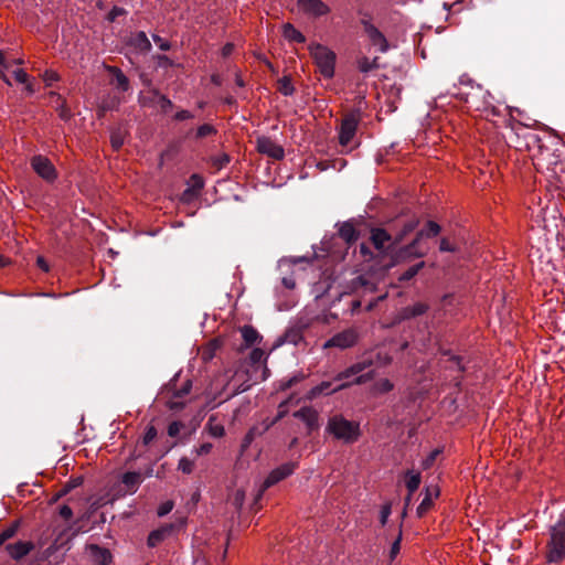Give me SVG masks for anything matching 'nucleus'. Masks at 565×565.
<instances>
[{"label":"nucleus","mask_w":565,"mask_h":565,"mask_svg":"<svg viewBox=\"0 0 565 565\" xmlns=\"http://www.w3.org/2000/svg\"><path fill=\"white\" fill-rule=\"evenodd\" d=\"M420 481H422V477H420L419 472H415L413 470L406 472L405 483H406V488L408 490L407 500H409L411 497L413 495V493L415 491H417V489L419 488Z\"/></svg>","instance_id":"21"},{"label":"nucleus","mask_w":565,"mask_h":565,"mask_svg":"<svg viewBox=\"0 0 565 565\" xmlns=\"http://www.w3.org/2000/svg\"><path fill=\"white\" fill-rule=\"evenodd\" d=\"M13 76L18 83H28L29 75L22 68L13 71Z\"/></svg>","instance_id":"57"},{"label":"nucleus","mask_w":565,"mask_h":565,"mask_svg":"<svg viewBox=\"0 0 565 565\" xmlns=\"http://www.w3.org/2000/svg\"><path fill=\"white\" fill-rule=\"evenodd\" d=\"M193 118V115L189 110H181L175 114L177 120H186Z\"/></svg>","instance_id":"63"},{"label":"nucleus","mask_w":565,"mask_h":565,"mask_svg":"<svg viewBox=\"0 0 565 565\" xmlns=\"http://www.w3.org/2000/svg\"><path fill=\"white\" fill-rule=\"evenodd\" d=\"M370 364H366L364 362H359L350 366L349 369L344 370L343 372L339 373L335 377L337 381H342L350 379L351 376L358 375L361 372H363Z\"/></svg>","instance_id":"22"},{"label":"nucleus","mask_w":565,"mask_h":565,"mask_svg":"<svg viewBox=\"0 0 565 565\" xmlns=\"http://www.w3.org/2000/svg\"><path fill=\"white\" fill-rule=\"evenodd\" d=\"M205 429L209 434L215 438H221L225 434L224 426L216 420L214 416H211L206 423Z\"/></svg>","instance_id":"24"},{"label":"nucleus","mask_w":565,"mask_h":565,"mask_svg":"<svg viewBox=\"0 0 565 565\" xmlns=\"http://www.w3.org/2000/svg\"><path fill=\"white\" fill-rule=\"evenodd\" d=\"M371 242L377 250H384L386 245L392 241L391 235L383 228H373L371 231Z\"/></svg>","instance_id":"16"},{"label":"nucleus","mask_w":565,"mask_h":565,"mask_svg":"<svg viewBox=\"0 0 565 565\" xmlns=\"http://www.w3.org/2000/svg\"><path fill=\"white\" fill-rule=\"evenodd\" d=\"M308 49L319 73L324 78H332L335 71V53L329 47L319 43L310 44Z\"/></svg>","instance_id":"3"},{"label":"nucleus","mask_w":565,"mask_h":565,"mask_svg":"<svg viewBox=\"0 0 565 565\" xmlns=\"http://www.w3.org/2000/svg\"><path fill=\"white\" fill-rule=\"evenodd\" d=\"M52 96L56 97L57 102L60 103V108H58V116L64 119V120H67L70 117H71V113L70 110L65 107L64 105V100L62 99V97L55 93H51Z\"/></svg>","instance_id":"45"},{"label":"nucleus","mask_w":565,"mask_h":565,"mask_svg":"<svg viewBox=\"0 0 565 565\" xmlns=\"http://www.w3.org/2000/svg\"><path fill=\"white\" fill-rule=\"evenodd\" d=\"M194 467H195V463L193 460L186 458V457H182L180 460H179V463H178V469L180 471H182L184 475H190L193 472L194 470Z\"/></svg>","instance_id":"37"},{"label":"nucleus","mask_w":565,"mask_h":565,"mask_svg":"<svg viewBox=\"0 0 565 565\" xmlns=\"http://www.w3.org/2000/svg\"><path fill=\"white\" fill-rule=\"evenodd\" d=\"M13 63L14 64H22L23 61L20 60V58L19 60L8 61L6 58V56H4V53L2 51H0V78H2L8 85H11V82L6 76V71L9 70Z\"/></svg>","instance_id":"27"},{"label":"nucleus","mask_w":565,"mask_h":565,"mask_svg":"<svg viewBox=\"0 0 565 565\" xmlns=\"http://www.w3.org/2000/svg\"><path fill=\"white\" fill-rule=\"evenodd\" d=\"M245 500V491L237 489L232 495H231V502L236 509H241L244 504Z\"/></svg>","instance_id":"43"},{"label":"nucleus","mask_w":565,"mask_h":565,"mask_svg":"<svg viewBox=\"0 0 565 565\" xmlns=\"http://www.w3.org/2000/svg\"><path fill=\"white\" fill-rule=\"evenodd\" d=\"M369 379H370V376H369V375H360V376H358L354 381L349 382V383L341 384V385H339L337 388H334V390H332V391L334 392V391H338V390L344 388L345 386H348V385H350V384H353V383H355V384H361V383L366 382Z\"/></svg>","instance_id":"58"},{"label":"nucleus","mask_w":565,"mask_h":565,"mask_svg":"<svg viewBox=\"0 0 565 565\" xmlns=\"http://www.w3.org/2000/svg\"><path fill=\"white\" fill-rule=\"evenodd\" d=\"M157 437V429L153 426H148L142 437V444L148 446Z\"/></svg>","instance_id":"46"},{"label":"nucleus","mask_w":565,"mask_h":565,"mask_svg":"<svg viewBox=\"0 0 565 565\" xmlns=\"http://www.w3.org/2000/svg\"><path fill=\"white\" fill-rule=\"evenodd\" d=\"M431 505H433L431 493H430V490L427 489L426 497L422 500V502L417 507V514L419 516H423L430 509Z\"/></svg>","instance_id":"36"},{"label":"nucleus","mask_w":565,"mask_h":565,"mask_svg":"<svg viewBox=\"0 0 565 565\" xmlns=\"http://www.w3.org/2000/svg\"><path fill=\"white\" fill-rule=\"evenodd\" d=\"M111 146L115 150H118L124 145V137L120 132H113L110 137Z\"/></svg>","instance_id":"51"},{"label":"nucleus","mask_w":565,"mask_h":565,"mask_svg":"<svg viewBox=\"0 0 565 565\" xmlns=\"http://www.w3.org/2000/svg\"><path fill=\"white\" fill-rule=\"evenodd\" d=\"M151 103L159 106L162 111L167 113L172 107L171 100L164 95H161L156 90L151 92Z\"/></svg>","instance_id":"30"},{"label":"nucleus","mask_w":565,"mask_h":565,"mask_svg":"<svg viewBox=\"0 0 565 565\" xmlns=\"http://www.w3.org/2000/svg\"><path fill=\"white\" fill-rule=\"evenodd\" d=\"M264 358H265V352L259 348L254 349L249 354V360L253 364H257V363L262 362L264 360Z\"/></svg>","instance_id":"49"},{"label":"nucleus","mask_w":565,"mask_h":565,"mask_svg":"<svg viewBox=\"0 0 565 565\" xmlns=\"http://www.w3.org/2000/svg\"><path fill=\"white\" fill-rule=\"evenodd\" d=\"M181 428H182V424L180 422H172L168 426V435L170 437H177L180 434Z\"/></svg>","instance_id":"53"},{"label":"nucleus","mask_w":565,"mask_h":565,"mask_svg":"<svg viewBox=\"0 0 565 565\" xmlns=\"http://www.w3.org/2000/svg\"><path fill=\"white\" fill-rule=\"evenodd\" d=\"M256 148L258 152L266 154L273 159L280 160L285 156L284 148L275 142L271 138L262 136L256 140Z\"/></svg>","instance_id":"8"},{"label":"nucleus","mask_w":565,"mask_h":565,"mask_svg":"<svg viewBox=\"0 0 565 565\" xmlns=\"http://www.w3.org/2000/svg\"><path fill=\"white\" fill-rule=\"evenodd\" d=\"M107 70L114 75V79L111 81V84L116 85L118 89L121 92H126L129 88V81L127 76L115 66H108Z\"/></svg>","instance_id":"20"},{"label":"nucleus","mask_w":565,"mask_h":565,"mask_svg":"<svg viewBox=\"0 0 565 565\" xmlns=\"http://www.w3.org/2000/svg\"><path fill=\"white\" fill-rule=\"evenodd\" d=\"M425 263L424 262H419L413 266H411L406 271H404L401 277H399V280H409L412 279L418 271L419 269H422L424 267Z\"/></svg>","instance_id":"38"},{"label":"nucleus","mask_w":565,"mask_h":565,"mask_svg":"<svg viewBox=\"0 0 565 565\" xmlns=\"http://www.w3.org/2000/svg\"><path fill=\"white\" fill-rule=\"evenodd\" d=\"M215 134H216L215 127L210 124H203L196 130L198 138H204V137L212 136Z\"/></svg>","instance_id":"42"},{"label":"nucleus","mask_w":565,"mask_h":565,"mask_svg":"<svg viewBox=\"0 0 565 565\" xmlns=\"http://www.w3.org/2000/svg\"><path fill=\"white\" fill-rule=\"evenodd\" d=\"M60 515L65 519V520H68L72 518L73 515V511L72 509L68 507V505H62L60 508Z\"/></svg>","instance_id":"62"},{"label":"nucleus","mask_w":565,"mask_h":565,"mask_svg":"<svg viewBox=\"0 0 565 565\" xmlns=\"http://www.w3.org/2000/svg\"><path fill=\"white\" fill-rule=\"evenodd\" d=\"M19 524L13 523L0 533V546L3 545L8 540L12 539L18 532Z\"/></svg>","instance_id":"35"},{"label":"nucleus","mask_w":565,"mask_h":565,"mask_svg":"<svg viewBox=\"0 0 565 565\" xmlns=\"http://www.w3.org/2000/svg\"><path fill=\"white\" fill-rule=\"evenodd\" d=\"M225 375L228 379L226 387L231 388L228 395H235L237 393L245 392L249 387V385L246 384L248 379L246 377L245 371H242L241 369L237 367L234 371H226Z\"/></svg>","instance_id":"9"},{"label":"nucleus","mask_w":565,"mask_h":565,"mask_svg":"<svg viewBox=\"0 0 565 565\" xmlns=\"http://www.w3.org/2000/svg\"><path fill=\"white\" fill-rule=\"evenodd\" d=\"M339 235L347 243H352L358 239V232L351 223H344L339 228Z\"/></svg>","instance_id":"26"},{"label":"nucleus","mask_w":565,"mask_h":565,"mask_svg":"<svg viewBox=\"0 0 565 565\" xmlns=\"http://www.w3.org/2000/svg\"><path fill=\"white\" fill-rule=\"evenodd\" d=\"M393 387H394V385L392 384V382L390 380L381 379L374 384L373 391L377 394H383V393H387V392L392 391Z\"/></svg>","instance_id":"34"},{"label":"nucleus","mask_w":565,"mask_h":565,"mask_svg":"<svg viewBox=\"0 0 565 565\" xmlns=\"http://www.w3.org/2000/svg\"><path fill=\"white\" fill-rule=\"evenodd\" d=\"M360 119L359 113H350L343 117L339 131V141L342 146H347L351 142L355 136Z\"/></svg>","instance_id":"5"},{"label":"nucleus","mask_w":565,"mask_h":565,"mask_svg":"<svg viewBox=\"0 0 565 565\" xmlns=\"http://www.w3.org/2000/svg\"><path fill=\"white\" fill-rule=\"evenodd\" d=\"M296 468V462H286L277 467L276 469L271 470L267 478L265 479V481L263 482L257 499L262 498V495L268 488L273 487L274 484L292 475Z\"/></svg>","instance_id":"4"},{"label":"nucleus","mask_w":565,"mask_h":565,"mask_svg":"<svg viewBox=\"0 0 565 565\" xmlns=\"http://www.w3.org/2000/svg\"><path fill=\"white\" fill-rule=\"evenodd\" d=\"M42 77L45 84L49 86L58 81V74L54 71H45Z\"/></svg>","instance_id":"52"},{"label":"nucleus","mask_w":565,"mask_h":565,"mask_svg":"<svg viewBox=\"0 0 565 565\" xmlns=\"http://www.w3.org/2000/svg\"><path fill=\"white\" fill-rule=\"evenodd\" d=\"M376 60H370L367 57H361L359 61H358V66H359V70L363 73H367L370 71H372L373 68H375L376 64H375Z\"/></svg>","instance_id":"41"},{"label":"nucleus","mask_w":565,"mask_h":565,"mask_svg":"<svg viewBox=\"0 0 565 565\" xmlns=\"http://www.w3.org/2000/svg\"><path fill=\"white\" fill-rule=\"evenodd\" d=\"M87 550L92 559L98 565H107L111 561V554L107 548L89 545Z\"/></svg>","instance_id":"17"},{"label":"nucleus","mask_w":565,"mask_h":565,"mask_svg":"<svg viewBox=\"0 0 565 565\" xmlns=\"http://www.w3.org/2000/svg\"><path fill=\"white\" fill-rule=\"evenodd\" d=\"M173 509V502L172 501H166L163 502L159 509H158V515L159 516H163L168 513L171 512V510Z\"/></svg>","instance_id":"55"},{"label":"nucleus","mask_w":565,"mask_h":565,"mask_svg":"<svg viewBox=\"0 0 565 565\" xmlns=\"http://www.w3.org/2000/svg\"><path fill=\"white\" fill-rule=\"evenodd\" d=\"M330 386H331V383L322 382L321 384H319L310 390L309 397L310 398L317 397L318 395L329 391Z\"/></svg>","instance_id":"44"},{"label":"nucleus","mask_w":565,"mask_h":565,"mask_svg":"<svg viewBox=\"0 0 565 565\" xmlns=\"http://www.w3.org/2000/svg\"><path fill=\"white\" fill-rule=\"evenodd\" d=\"M131 44L141 52H148L151 49V43L145 32H138L131 39Z\"/></svg>","instance_id":"25"},{"label":"nucleus","mask_w":565,"mask_h":565,"mask_svg":"<svg viewBox=\"0 0 565 565\" xmlns=\"http://www.w3.org/2000/svg\"><path fill=\"white\" fill-rule=\"evenodd\" d=\"M153 41L162 51H168L170 49V43L158 35H153Z\"/></svg>","instance_id":"59"},{"label":"nucleus","mask_w":565,"mask_h":565,"mask_svg":"<svg viewBox=\"0 0 565 565\" xmlns=\"http://www.w3.org/2000/svg\"><path fill=\"white\" fill-rule=\"evenodd\" d=\"M33 548L32 542L29 541H19L13 544H7L6 551L8 554L14 558L20 559L23 556L28 555Z\"/></svg>","instance_id":"15"},{"label":"nucleus","mask_w":565,"mask_h":565,"mask_svg":"<svg viewBox=\"0 0 565 565\" xmlns=\"http://www.w3.org/2000/svg\"><path fill=\"white\" fill-rule=\"evenodd\" d=\"M363 24L371 43L377 46L381 52H386L388 50V43L384 34L370 22H363Z\"/></svg>","instance_id":"12"},{"label":"nucleus","mask_w":565,"mask_h":565,"mask_svg":"<svg viewBox=\"0 0 565 565\" xmlns=\"http://www.w3.org/2000/svg\"><path fill=\"white\" fill-rule=\"evenodd\" d=\"M439 454H440V450H439V449H435V450H433V451H431V452H430V454H429V455H428V456L423 460V462H422L423 468H424V469H429V468L434 465V462H435L436 458L439 456Z\"/></svg>","instance_id":"47"},{"label":"nucleus","mask_w":565,"mask_h":565,"mask_svg":"<svg viewBox=\"0 0 565 565\" xmlns=\"http://www.w3.org/2000/svg\"><path fill=\"white\" fill-rule=\"evenodd\" d=\"M294 416L305 422L310 430L318 425V413L311 407H302Z\"/></svg>","instance_id":"18"},{"label":"nucleus","mask_w":565,"mask_h":565,"mask_svg":"<svg viewBox=\"0 0 565 565\" xmlns=\"http://www.w3.org/2000/svg\"><path fill=\"white\" fill-rule=\"evenodd\" d=\"M391 512H392V510H391L390 503H385L384 505H382L381 512H380V522L383 526L387 523Z\"/></svg>","instance_id":"48"},{"label":"nucleus","mask_w":565,"mask_h":565,"mask_svg":"<svg viewBox=\"0 0 565 565\" xmlns=\"http://www.w3.org/2000/svg\"><path fill=\"white\" fill-rule=\"evenodd\" d=\"M221 343L217 339L210 341L205 347L201 350V356L204 361H210L215 355V352L220 349Z\"/></svg>","instance_id":"29"},{"label":"nucleus","mask_w":565,"mask_h":565,"mask_svg":"<svg viewBox=\"0 0 565 565\" xmlns=\"http://www.w3.org/2000/svg\"><path fill=\"white\" fill-rule=\"evenodd\" d=\"M401 540H402V533L399 532L397 539L394 541V543L391 546V558H395L396 555L399 553L401 550Z\"/></svg>","instance_id":"56"},{"label":"nucleus","mask_w":565,"mask_h":565,"mask_svg":"<svg viewBox=\"0 0 565 565\" xmlns=\"http://www.w3.org/2000/svg\"><path fill=\"white\" fill-rule=\"evenodd\" d=\"M300 8L316 17L324 15L329 12V8L321 0H298Z\"/></svg>","instance_id":"13"},{"label":"nucleus","mask_w":565,"mask_h":565,"mask_svg":"<svg viewBox=\"0 0 565 565\" xmlns=\"http://www.w3.org/2000/svg\"><path fill=\"white\" fill-rule=\"evenodd\" d=\"M428 310V306L424 302H417L413 306L406 307L404 309L405 318H414L425 313Z\"/></svg>","instance_id":"31"},{"label":"nucleus","mask_w":565,"mask_h":565,"mask_svg":"<svg viewBox=\"0 0 565 565\" xmlns=\"http://www.w3.org/2000/svg\"><path fill=\"white\" fill-rule=\"evenodd\" d=\"M167 532L164 529L152 531L148 536V545L151 547L157 546L164 539Z\"/></svg>","instance_id":"33"},{"label":"nucleus","mask_w":565,"mask_h":565,"mask_svg":"<svg viewBox=\"0 0 565 565\" xmlns=\"http://www.w3.org/2000/svg\"><path fill=\"white\" fill-rule=\"evenodd\" d=\"M242 338L247 347L253 345L259 338V334L252 326H244L241 329Z\"/></svg>","instance_id":"28"},{"label":"nucleus","mask_w":565,"mask_h":565,"mask_svg":"<svg viewBox=\"0 0 565 565\" xmlns=\"http://www.w3.org/2000/svg\"><path fill=\"white\" fill-rule=\"evenodd\" d=\"M545 558L547 563H559L565 559V515L550 529Z\"/></svg>","instance_id":"1"},{"label":"nucleus","mask_w":565,"mask_h":565,"mask_svg":"<svg viewBox=\"0 0 565 565\" xmlns=\"http://www.w3.org/2000/svg\"><path fill=\"white\" fill-rule=\"evenodd\" d=\"M282 33L284 36L289 41L297 43H303L306 41L305 35L290 23L284 25Z\"/></svg>","instance_id":"23"},{"label":"nucleus","mask_w":565,"mask_h":565,"mask_svg":"<svg viewBox=\"0 0 565 565\" xmlns=\"http://www.w3.org/2000/svg\"><path fill=\"white\" fill-rule=\"evenodd\" d=\"M36 265L44 273H47L50 270V265L43 256H39L36 258Z\"/></svg>","instance_id":"61"},{"label":"nucleus","mask_w":565,"mask_h":565,"mask_svg":"<svg viewBox=\"0 0 565 565\" xmlns=\"http://www.w3.org/2000/svg\"><path fill=\"white\" fill-rule=\"evenodd\" d=\"M120 103V99L116 96L111 97L110 99H103L99 104V110L100 113H105L107 110L114 109L117 107Z\"/></svg>","instance_id":"40"},{"label":"nucleus","mask_w":565,"mask_h":565,"mask_svg":"<svg viewBox=\"0 0 565 565\" xmlns=\"http://www.w3.org/2000/svg\"><path fill=\"white\" fill-rule=\"evenodd\" d=\"M358 335L354 330H344L334 334L331 339H329L323 348H339V349H348L353 347L356 343Z\"/></svg>","instance_id":"11"},{"label":"nucleus","mask_w":565,"mask_h":565,"mask_svg":"<svg viewBox=\"0 0 565 565\" xmlns=\"http://www.w3.org/2000/svg\"><path fill=\"white\" fill-rule=\"evenodd\" d=\"M327 431L345 444L355 443L361 435L359 423L348 420L341 415H335L329 419Z\"/></svg>","instance_id":"2"},{"label":"nucleus","mask_w":565,"mask_h":565,"mask_svg":"<svg viewBox=\"0 0 565 565\" xmlns=\"http://www.w3.org/2000/svg\"><path fill=\"white\" fill-rule=\"evenodd\" d=\"M462 95H465V102L476 110L484 109L489 104L488 98L491 97L490 93L480 85H470V92Z\"/></svg>","instance_id":"7"},{"label":"nucleus","mask_w":565,"mask_h":565,"mask_svg":"<svg viewBox=\"0 0 565 565\" xmlns=\"http://www.w3.org/2000/svg\"><path fill=\"white\" fill-rule=\"evenodd\" d=\"M33 170L44 180L52 182L56 179V170L53 163L43 156H35L31 160Z\"/></svg>","instance_id":"10"},{"label":"nucleus","mask_w":565,"mask_h":565,"mask_svg":"<svg viewBox=\"0 0 565 565\" xmlns=\"http://www.w3.org/2000/svg\"><path fill=\"white\" fill-rule=\"evenodd\" d=\"M440 233V226L434 222L429 221L427 223L426 230H423L417 233L416 238L413 241V243L407 246V253L411 255H414L416 257H423L426 254L427 248L420 247V241L424 236L426 237H434L437 236Z\"/></svg>","instance_id":"6"},{"label":"nucleus","mask_w":565,"mask_h":565,"mask_svg":"<svg viewBox=\"0 0 565 565\" xmlns=\"http://www.w3.org/2000/svg\"><path fill=\"white\" fill-rule=\"evenodd\" d=\"M79 483L77 481H74V483H67L64 486V488L57 493V498H61L65 495L72 488L77 487Z\"/></svg>","instance_id":"64"},{"label":"nucleus","mask_w":565,"mask_h":565,"mask_svg":"<svg viewBox=\"0 0 565 565\" xmlns=\"http://www.w3.org/2000/svg\"><path fill=\"white\" fill-rule=\"evenodd\" d=\"M213 449V445L211 443H204L202 445H200L199 447H196L193 452L199 457V456H204V455H207L212 451Z\"/></svg>","instance_id":"50"},{"label":"nucleus","mask_w":565,"mask_h":565,"mask_svg":"<svg viewBox=\"0 0 565 565\" xmlns=\"http://www.w3.org/2000/svg\"><path fill=\"white\" fill-rule=\"evenodd\" d=\"M211 161L212 167L218 171L230 163V157L226 153H222L220 156L213 157Z\"/></svg>","instance_id":"39"},{"label":"nucleus","mask_w":565,"mask_h":565,"mask_svg":"<svg viewBox=\"0 0 565 565\" xmlns=\"http://www.w3.org/2000/svg\"><path fill=\"white\" fill-rule=\"evenodd\" d=\"M278 87L277 89L285 96L292 95L295 88L291 83V79L288 76H284L280 79H278Z\"/></svg>","instance_id":"32"},{"label":"nucleus","mask_w":565,"mask_h":565,"mask_svg":"<svg viewBox=\"0 0 565 565\" xmlns=\"http://www.w3.org/2000/svg\"><path fill=\"white\" fill-rule=\"evenodd\" d=\"M142 482V475L137 471H128L121 476V483L125 487V492L134 494L137 492L140 483Z\"/></svg>","instance_id":"14"},{"label":"nucleus","mask_w":565,"mask_h":565,"mask_svg":"<svg viewBox=\"0 0 565 565\" xmlns=\"http://www.w3.org/2000/svg\"><path fill=\"white\" fill-rule=\"evenodd\" d=\"M125 13H126V11H125L122 8L114 7V8L109 11V13H108V15H107V20H108L109 22H114V21H115L119 15H122V14H125Z\"/></svg>","instance_id":"54"},{"label":"nucleus","mask_w":565,"mask_h":565,"mask_svg":"<svg viewBox=\"0 0 565 565\" xmlns=\"http://www.w3.org/2000/svg\"><path fill=\"white\" fill-rule=\"evenodd\" d=\"M439 248L441 252H454L456 249L454 244H451L447 238H443L440 241Z\"/></svg>","instance_id":"60"},{"label":"nucleus","mask_w":565,"mask_h":565,"mask_svg":"<svg viewBox=\"0 0 565 565\" xmlns=\"http://www.w3.org/2000/svg\"><path fill=\"white\" fill-rule=\"evenodd\" d=\"M419 224L417 217H411L406 221H396L395 225L401 226V231L396 234L395 241L402 242L409 233H412Z\"/></svg>","instance_id":"19"}]
</instances>
